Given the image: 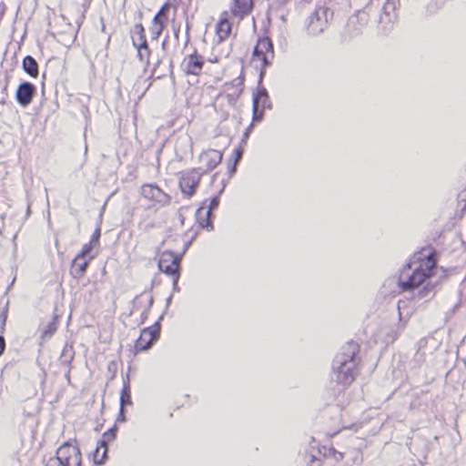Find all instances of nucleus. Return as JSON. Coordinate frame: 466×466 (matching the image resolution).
<instances>
[{"label": "nucleus", "instance_id": "obj_12", "mask_svg": "<svg viewBox=\"0 0 466 466\" xmlns=\"http://www.w3.org/2000/svg\"><path fill=\"white\" fill-rule=\"evenodd\" d=\"M223 156L224 153L221 150L204 149L198 156L199 167L198 168L203 173L212 171L221 163Z\"/></svg>", "mask_w": 466, "mask_h": 466}, {"label": "nucleus", "instance_id": "obj_37", "mask_svg": "<svg viewBox=\"0 0 466 466\" xmlns=\"http://www.w3.org/2000/svg\"><path fill=\"white\" fill-rule=\"evenodd\" d=\"M66 352H67V350L66 349H64L63 352H62V355L64 356Z\"/></svg>", "mask_w": 466, "mask_h": 466}, {"label": "nucleus", "instance_id": "obj_15", "mask_svg": "<svg viewBox=\"0 0 466 466\" xmlns=\"http://www.w3.org/2000/svg\"><path fill=\"white\" fill-rule=\"evenodd\" d=\"M253 121L263 119L264 111L270 108V99L265 88H260L253 95L252 101Z\"/></svg>", "mask_w": 466, "mask_h": 466}, {"label": "nucleus", "instance_id": "obj_32", "mask_svg": "<svg viewBox=\"0 0 466 466\" xmlns=\"http://www.w3.org/2000/svg\"><path fill=\"white\" fill-rule=\"evenodd\" d=\"M148 309L151 308L153 304V299L152 297H149L147 299ZM149 309H147L145 312L142 313V321H145L148 317Z\"/></svg>", "mask_w": 466, "mask_h": 466}, {"label": "nucleus", "instance_id": "obj_17", "mask_svg": "<svg viewBox=\"0 0 466 466\" xmlns=\"http://www.w3.org/2000/svg\"><path fill=\"white\" fill-rule=\"evenodd\" d=\"M254 8V0H231L229 14L238 21L243 20L251 15Z\"/></svg>", "mask_w": 466, "mask_h": 466}, {"label": "nucleus", "instance_id": "obj_14", "mask_svg": "<svg viewBox=\"0 0 466 466\" xmlns=\"http://www.w3.org/2000/svg\"><path fill=\"white\" fill-rule=\"evenodd\" d=\"M160 327L158 323L141 330L140 336L135 342L137 352L148 350L159 338Z\"/></svg>", "mask_w": 466, "mask_h": 466}, {"label": "nucleus", "instance_id": "obj_27", "mask_svg": "<svg viewBox=\"0 0 466 466\" xmlns=\"http://www.w3.org/2000/svg\"><path fill=\"white\" fill-rule=\"evenodd\" d=\"M399 5V0H386L383 10L385 14L390 15V13H394L397 10Z\"/></svg>", "mask_w": 466, "mask_h": 466}, {"label": "nucleus", "instance_id": "obj_6", "mask_svg": "<svg viewBox=\"0 0 466 466\" xmlns=\"http://www.w3.org/2000/svg\"><path fill=\"white\" fill-rule=\"evenodd\" d=\"M181 257L171 251H163L159 256L158 268L166 275L171 277L173 284L177 285L180 274Z\"/></svg>", "mask_w": 466, "mask_h": 466}, {"label": "nucleus", "instance_id": "obj_33", "mask_svg": "<svg viewBox=\"0 0 466 466\" xmlns=\"http://www.w3.org/2000/svg\"><path fill=\"white\" fill-rule=\"evenodd\" d=\"M72 360H73V356H70V357H69V360H68V361H67V364H68V370H67V372H66V380H67L68 383H70V381H71V376H70V370H71V367H70V364H71Z\"/></svg>", "mask_w": 466, "mask_h": 466}, {"label": "nucleus", "instance_id": "obj_22", "mask_svg": "<svg viewBox=\"0 0 466 466\" xmlns=\"http://www.w3.org/2000/svg\"><path fill=\"white\" fill-rule=\"evenodd\" d=\"M243 155V150L240 147H236L228 160V169L229 174H233L236 172L237 165L240 161Z\"/></svg>", "mask_w": 466, "mask_h": 466}, {"label": "nucleus", "instance_id": "obj_24", "mask_svg": "<svg viewBox=\"0 0 466 466\" xmlns=\"http://www.w3.org/2000/svg\"><path fill=\"white\" fill-rule=\"evenodd\" d=\"M107 450L108 448L101 445L97 442L96 448L93 452V460L96 464H103L107 459Z\"/></svg>", "mask_w": 466, "mask_h": 466}, {"label": "nucleus", "instance_id": "obj_9", "mask_svg": "<svg viewBox=\"0 0 466 466\" xmlns=\"http://www.w3.org/2000/svg\"><path fill=\"white\" fill-rule=\"evenodd\" d=\"M205 64L204 56L195 49L192 54L183 57L179 67L186 76H199L203 73Z\"/></svg>", "mask_w": 466, "mask_h": 466}, {"label": "nucleus", "instance_id": "obj_18", "mask_svg": "<svg viewBox=\"0 0 466 466\" xmlns=\"http://www.w3.org/2000/svg\"><path fill=\"white\" fill-rule=\"evenodd\" d=\"M92 258L93 257L84 258L76 254L70 265V275L77 279L83 278Z\"/></svg>", "mask_w": 466, "mask_h": 466}, {"label": "nucleus", "instance_id": "obj_25", "mask_svg": "<svg viewBox=\"0 0 466 466\" xmlns=\"http://www.w3.org/2000/svg\"><path fill=\"white\" fill-rule=\"evenodd\" d=\"M429 338H421L420 339L415 345V355L419 357L420 360H423L426 355V350L428 349Z\"/></svg>", "mask_w": 466, "mask_h": 466}, {"label": "nucleus", "instance_id": "obj_10", "mask_svg": "<svg viewBox=\"0 0 466 466\" xmlns=\"http://www.w3.org/2000/svg\"><path fill=\"white\" fill-rule=\"evenodd\" d=\"M231 17L228 10H224L219 14L215 25V35L218 43L226 42L234 34V31L238 30V25H234ZM236 34L237 32H235Z\"/></svg>", "mask_w": 466, "mask_h": 466}, {"label": "nucleus", "instance_id": "obj_31", "mask_svg": "<svg viewBox=\"0 0 466 466\" xmlns=\"http://www.w3.org/2000/svg\"><path fill=\"white\" fill-rule=\"evenodd\" d=\"M100 237H101V229L99 228H97L92 234V236L89 239V242L95 246H97L99 244Z\"/></svg>", "mask_w": 466, "mask_h": 466}, {"label": "nucleus", "instance_id": "obj_19", "mask_svg": "<svg viewBox=\"0 0 466 466\" xmlns=\"http://www.w3.org/2000/svg\"><path fill=\"white\" fill-rule=\"evenodd\" d=\"M219 199L218 197H214L209 203L208 208H199L197 211V218L202 228H208L210 226V214L212 209L218 207Z\"/></svg>", "mask_w": 466, "mask_h": 466}, {"label": "nucleus", "instance_id": "obj_38", "mask_svg": "<svg viewBox=\"0 0 466 466\" xmlns=\"http://www.w3.org/2000/svg\"><path fill=\"white\" fill-rule=\"evenodd\" d=\"M151 84H152V83H151V81H150L147 89H148V88L151 86Z\"/></svg>", "mask_w": 466, "mask_h": 466}, {"label": "nucleus", "instance_id": "obj_23", "mask_svg": "<svg viewBox=\"0 0 466 466\" xmlns=\"http://www.w3.org/2000/svg\"><path fill=\"white\" fill-rule=\"evenodd\" d=\"M117 429L116 426H113L106 431H105L98 441L101 445L108 448L109 445L113 444L115 441L116 440V434Z\"/></svg>", "mask_w": 466, "mask_h": 466}, {"label": "nucleus", "instance_id": "obj_28", "mask_svg": "<svg viewBox=\"0 0 466 466\" xmlns=\"http://www.w3.org/2000/svg\"><path fill=\"white\" fill-rule=\"evenodd\" d=\"M309 30H311L312 33H315L317 31H322V28H318V27H314V24L316 22H320V17L318 14V12H314L312 13L310 15H309Z\"/></svg>", "mask_w": 466, "mask_h": 466}, {"label": "nucleus", "instance_id": "obj_2", "mask_svg": "<svg viewBox=\"0 0 466 466\" xmlns=\"http://www.w3.org/2000/svg\"><path fill=\"white\" fill-rule=\"evenodd\" d=\"M359 354L360 345L354 341H349L336 356L333 370L338 383L350 385L355 380L361 362Z\"/></svg>", "mask_w": 466, "mask_h": 466}, {"label": "nucleus", "instance_id": "obj_35", "mask_svg": "<svg viewBox=\"0 0 466 466\" xmlns=\"http://www.w3.org/2000/svg\"><path fill=\"white\" fill-rule=\"evenodd\" d=\"M56 460L50 459L45 466H57Z\"/></svg>", "mask_w": 466, "mask_h": 466}, {"label": "nucleus", "instance_id": "obj_20", "mask_svg": "<svg viewBox=\"0 0 466 466\" xmlns=\"http://www.w3.org/2000/svg\"><path fill=\"white\" fill-rule=\"evenodd\" d=\"M23 69L26 74H28L30 76L36 78L39 75V67L36 60L31 56H26L23 59Z\"/></svg>", "mask_w": 466, "mask_h": 466}, {"label": "nucleus", "instance_id": "obj_34", "mask_svg": "<svg viewBox=\"0 0 466 466\" xmlns=\"http://www.w3.org/2000/svg\"><path fill=\"white\" fill-rule=\"evenodd\" d=\"M5 350V340L3 336H0V357L3 355Z\"/></svg>", "mask_w": 466, "mask_h": 466}, {"label": "nucleus", "instance_id": "obj_30", "mask_svg": "<svg viewBox=\"0 0 466 466\" xmlns=\"http://www.w3.org/2000/svg\"><path fill=\"white\" fill-rule=\"evenodd\" d=\"M96 246L93 245L92 243L88 242V243H86L81 250L79 251V253H77L78 255H82V257L84 258H89L88 255L91 253L92 249L95 248Z\"/></svg>", "mask_w": 466, "mask_h": 466}, {"label": "nucleus", "instance_id": "obj_8", "mask_svg": "<svg viewBox=\"0 0 466 466\" xmlns=\"http://www.w3.org/2000/svg\"><path fill=\"white\" fill-rule=\"evenodd\" d=\"M170 10H173L174 13H176L177 6L170 0H167L162 5L158 12L153 17L149 26V32L152 39L157 40L160 37L167 24L168 13Z\"/></svg>", "mask_w": 466, "mask_h": 466}, {"label": "nucleus", "instance_id": "obj_1", "mask_svg": "<svg viewBox=\"0 0 466 466\" xmlns=\"http://www.w3.org/2000/svg\"><path fill=\"white\" fill-rule=\"evenodd\" d=\"M436 267V250L431 247L420 248L400 268L398 287L401 291L414 290L434 275Z\"/></svg>", "mask_w": 466, "mask_h": 466}, {"label": "nucleus", "instance_id": "obj_26", "mask_svg": "<svg viewBox=\"0 0 466 466\" xmlns=\"http://www.w3.org/2000/svg\"><path fill=\"white\" fill-rule=\"evenodd\" d=\"M120 403L122 407L132 404L131 391L128 385H125L121 390Z\"/></svg>", "mask_w": 466, "mask_h": 466}, {"label": "nucleus", "instance_id": "obj_13", "mask_svg": "<svg viewBox=\"0 0 466 466\" xmlns=\"http://www.w3.org/2000/svg\"><path fill=\"white\" fill-rule=\"evenodd\" d=\"M244 70L242 68L236 78L224 84L221 95L227 98L228 103L235 104L241 96L244 90Z\"/></svg>", "mask_w": 466, "mask_h": 466}, {"label": "nucleus", "instance_id": "obj_29", "mask_svg": "<svg viewBox=\"0 0 466 466\" xmlns=\"http://www.w3.org/2000/svg\"><path fill=\"white\" fill-rule=\"evenodd\" d=\"M325 455L333 457V459L337 461H342L344 458V454L336 451L333 447L329 448Z\"/></svg>", "mask_w": 466, "mask_h": 466}, {"label": "nucleus", "instance_id": "obj_5", "mask_svg": "<svg viewBox=\"0 0 466 466\" xmlns=\"http://www.w3.org/2000/svg\"><path fill=\"white\" fill-rule=\"evenodd\" d=\"M59 466H81L82 453L76 441L63 443L56 452Z\"/></svg>", "mask_w": 466, "mask_h": 466}, {"label": "nucleus", "instance_id": "obj_36", "mask_svg": "<svg viewBox=\"0 0 466 466\" xmlns=\"http://www.w3.org/2000/svg\"><path fill=\"white\" fill-rule=\"evenodd\" d=\"M210 62L212 63H217L218 62V58H215L214 60H209Z\"/></svg>", "mask_w": 466, "mask_h": 466}, {"label": "nucleus", "instance_id": "obj_4", "mask_svg": "<svg viewBox=\"0 0 466 466\" xmlns=\"http://www.w3.org/2000/svg\"><path fill=\"white\" fill-rule=\"evenodd\" d=\"M130 34L132 44L137 52V58L146 66H149L152 52L147 43L144 25L142 24L135 25Z\"/></svg>", "mask_w": 466, "mask_h": 466}, {"label": "nucleus", "instance_id": "obj_3", "mask_svg": "<svg viewBox=\"0 0 466 466\" xmlns=\"http://www.w3.org/2000/svg\"><path fill=\"white\" fill-rule=\"evenodd\" d=\"M273 58L274 48L272 41L268 36L259 37L254 47L251 62L262 72L268 66Z\"/></svg>", "mask_w": 466, "mask_h": 466}, {"label": "nucleus", "instance_id": "obj_11", "mask_svg": "<svg viewBox=\"0 0 466 466\" xmlns=\"http://www.w3.org/2000/svg\"><path fill=\"white\" fill-rule=\"evenodd\" d=\"M140 193L142 198L154 205L165 207L171 203V197L154 184L147 183L142 185Z\"/></svg>", "mask_w": 466, "mask_h": 466}, {"label": "nucleus", "instance_id": "obj_21", "mask_svg": "<svg viewBox=\"0 0 466 466\" xmlns=\"http://www.w3.org/2000/svg\"><path fill=\"white\" fill-rule=\"evenodd\" d=\"M59 319L57 316H54L52 320L46 325V327L43 329L41 334V339L43 340L50 339L54 336L58 329Z\"/></svg>", "mask_w": 466, "mask_h": 466}, {"label": "nucleus", "instance_id": "obj_16", "mask_svg": "<svg viewBox=\"0 0 466 466\" xmlns=\"http://www.w3.org/2000/svg\"><path fill=\"white\" fill-rule=\"evenodd\" d=\"M35 95V86L30 82L25 81L17 86L15 96L20 106L26 107L33 102Z\"/></svg>", "mask_w": 466, "mask_h": 466}, {"label": "nucleus", "instance_id": "obj_7", "mask_svg": "<svg viewBox=\"0 0 466 466\" xmlns=\"http://www.w3.org/2000/svg\"><path fill=\"white\" fill-rule=\"evenodd\" d=\"M203 172L194 167L183 170L178 175V185L182 193L191 198L197 191L202 177Z\"/></svg>", "mask_w": 466, "mask_h": 466}]
</instances>
